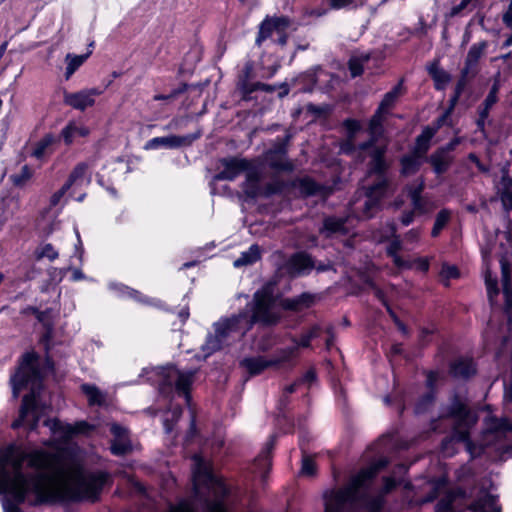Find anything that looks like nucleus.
<instances>
[{
	"instance_id": "obj_1",
	"label": "nucleus",
	"mask_w": 512,
	"mask_h": 512,
	"mask_svg": "<svg viewBox=\"0 0 512 512\" xmlns=\"http://www.w3.org/2000/svg\"><path fill=\"white\" fill-rule=\"evenodd\" d=\"M105 471H86L80 464L67 466L59 453L24 451L16 444L0 449V495L4 512H22L19 504L33 493L36 503L56 497L95 502L109 480Z\"/></svg>"
},
{
	"instance_id": "obj_2",
	"label": "nucleus",
	"mask_w": 512,
	"mask_h": 512,
	"mask_svg": "<svg viewBox=\"0 0 512 512\" xmlns=\"http://www.w3.org/2000/svg\"><path fill=\"white\" fill-rule=\"evenodd\" d=\"M388 464L387 458H381L351 476L344 486L325 491V512H383V496H371L368 484Z\"/></svg>"
},
{
	"instance_id": "obj_3",
	"label": "nucleus",
	"mask_w": 512,
	"mask_h": 512,
	"mask_svg": "<svg viewBox=\"0 0 512 512\" xmlns=\"http://www.w3.org/2000/svg\"><path fill=\"white\" fill-rule=\"evenodd\" d=\"M38 356L33 352H27L22 356V361L16 373L11 376L12 392L17 398L20 391L30 388V392L22 398L19 417L13 421L11 427L18 429L25 423L30 431L38 427L39 415L37 413V398L42 389V374L37 365Z\"/></svg>"
},
{
	"instance_id": "obj_4",
	"label": "nucleus",
	"mask_w": 512,
	"mask_h": 512,
	"mask_svg": "<svg viewBox=\"0 0 512 512\" xmlns=\"http://www.w3.org/2000/svg\"><path fill=\"white\" fill-rule=\"evenodd\" d=\"M192 482L194 496L204 501L205 512H228L224 501L229 494L228 487L199 455L193 456Z\"/></svg>"
},
{
	"instance_id": "obj_5",
	"label": "nucleus",
	"mask_w": 512,
	"mask_h": 512,
	"mask_svg": "<svg viewBox=\"0 0 512 512\" xmlns=\"http://www.w3.org/2000/svg\"><path fill=\"white\" fill-rule=\"evenodd\" d=\"M249 329L245 314L220 318L213 324L214 332L208 333L205 342L201 345L202 358L206 359L224 346L242 338Z\"/></svg>"
},
{
	"instance_id": "obj_6",
	"label": "nucleus",
	"mask_w": 512,
	"mask_h": 512,
	"mask_svg": "<svg viewBox=\"0 0 512 512\" xmlns=\"http://www.w3.org/2000/svg\"><path fill=\"white\" fill-rule=\"evenodd\" d=\"M274 302V288L271 285H266L256 291L253 296L254 305L248 326L251 327L253 323H261L266 326L278 323L279 316L272 310Z\"/></svg>"
},
{
	"instance_id": "obj_7",
	"label": "nucleus",
	"mask_w": 512,
	"mask_h": 512,
	"mask_svg": "<svg viewBox=\"0 0 512 512\" xmlns=\"http://www.w3.org/2000/svg\"><path fill=\"white\" fill-rule=\"evenodd\" d=\"M292 134L286 132L283 137H277L273 146L265 153V161L270 169L277 173H291L294 171V164L288 158V146Z\"/></svg>"
},
{
	"instance_id": "obj_8",
	"label": "nucleus",
	"mask_w": 512,
	"mask_h": 512,
	"mask_svg": "<svg viewBox=\"0 0 512 512\" xmlns=\"http://www.w3.org/2000/svg\"><path fill=\"white\" fill-rule=\"evenodd\" d=\"M195 374L196 370L181 371L175 367H171L166 377L160 383V392L162 394H170L175 390L188 401L190 398V387Z\"/></svg>"
},
{
	"instance_id": "obj_9",
	"label": "nucleus",
	"mask_w": 512,
	"mask_h": 512,
	"mask_svg": "<svg viewBox=\"0 0 512 512\" xmlns=\"http://www.w3.org/2000/svg\"><path fill=\"white\" fill-rule=\"evenodd\" d=\"M460 142L461 139L459 137H455L444 146L436 149L426 158V161L432 166L433 172L436 175H443L450 169L455 159L453 151Z\"/></svg>"
},
{
	"instance_id": "obj_10",
	"label": "nucleus",
	"mask_w": 512,
	"mask_h": 512,
	"mask_svg": "<svg viewBox=\"0 0 512 512\" xmlns=\"http://www.w3.org/2000/svg\"><path fill=\"white\" fill-rule=\"evenodd\" d=\"M487 432L499 443L504 454L512 456V446L504 443L512 441V422L508 418L491 417L487 422Z\"/></svg>"
},
{
	"instance_id": "obj_11",
	"label": "nucleus",
	"mask_w": 512,
	"mask_h": 512,
	"mask_svg": "<svg viewBox=\"0 0 512 512\" xmlns=\"http://www.w3.org/2000/svg\"><path fill=\"white\" fill-rule=\"evenodd\" d=\"M223 167L222 171L215 174L210 182V185L217 181H233L243 172H247L251 168V164L248 160L238 157L223 158L220 160Z\"/></svg>"
},
{
	"instance_id": "obj_12",
	"label": "nucleus",
	"mask_w": 512,
	"mask_h": 512,
	"mask_svg": "<svg viewBox=\"0 0 512 512\" xmlns=\"http://www.w3.org/2000/svg\"><path fill=\"white\" fill-rule=\"evenodd\" d=\"M200 132L187 134L183 136L169 135L165 137H154L145 143V150H156L160 148L177 149L183 146L191 145L200 137Z\"/></svg>"
},
{
	"instance_id": "obj_13",
	"label": "nucleus",
	"mask_w": 512,
	"mask_h": 512,
	"mask_svg": "<svg viewBox=\"0 0 512 512\" xmlns=\"http://www.w3.org/2000/svg\"><path fill=\"white\" fill-rule=\"evenodd\" d=\"M291 25V20L287 16H267L259 25L258 34L255 40L256 46L260 47L262 43L271 38L277 31L288 29Z\"/></svg>"
},
{
	"instance_id": "obj_14",
	"label": "nucleus",
	"mask_w": 512,
	"mask_h": 512,
	"mask_svg": "<svg viewBox=\"0 0 512 512\" xmlns=\"http://www.w3.org/2000/svg\"><path fill=\"white\" fill-rule=\"evenodd\" d=\"M500 179L494 180L495 189L506 211L512 209V178L510 177V163L499 164Z\"/></svg>"
},
{
	"instance_id": "obj_15",
	"label": "nucleus",
	"mask_w": 512,
	"mask_h": 512,
	"mask_svg": "<svg viewBox=\"0 0 512 512\" xmlns=\"http://www.w3.org/2000/svg\"><path fill=\"white\" fill-rule=\"evenodd\" d=\"M110 432L113 436L110 441V451L113 455L125 456L132 451L129 432L125 427L113 423L110 427Z\"/></svg>"
},
{
	"instance_id": "obj_16",
	"label": "nucleus",
	"mask_w": 512,
	"mask_h": 512,
	"mask_svg": "<svg viewBox=\"0 0 512 512\" xmlns=\"http://www.w3.org/2000/svg\"><path fill=\"white\" fill-rule=\"evenodd\" d=\"M369 162L367 164V172L369 175H376L377 177H386L389 169V163L386 160L387 145H381L379 148L372 149L367 152Z\"/></svg>"
},
{
	"instance_id": "obj_17",
	"label": "nucleus",
	"mask_w": 512,
	"mask_h": 512,
	"mask_svg": "<svg viewBox=\"0 0 512 512\" xmlns=\"http://www.w3.org/2000/svg\"><path fill=\"white\" fill-rule=\"evenodd\" d=\"M315 267L312 257L306 252H296L286 262L287 272L291 276L309 274Z\"/></svg>"
},
{
	"instance_id": "obj_18",
	"label": "nucleus",
	"mask_w": 512,
	"mask_h": 512,
	"mask_svg": "<svg viewBox=\"0 0 512 512\" xmlns=\"http://www.w3.org/2000/svg\"><path fill=\"white\" fill-rule=\"evenodd\" d=\"M44 424L48 426L54 434H59V436L64 441H68L76 434L84 433L89 428L88 423L85 421H81L76 423L75 425H71L64 424L57 419H48L44 422Z\"/></svg>"
},
{
	"instance_id": "obj_19",
	"label": "nucleus",
	"mask_w": 512,
	"mask_h": 512,
	"mask_svg": "<svg viewBox=\"0 0 512 512\" xmlns=\"http://www.w3.org/2000/svg\"><path fill=\"white\" fill-rule=\"evenodd\" d=\"M476 364L472 358L458 357L450 363L451 376L459 380H468L476 374Z\"/></svg>"
},
{
	"instance_id": "obj_20",
	"label": "nucleus",
	"mask_w": 512,
	"mask_h": 512,
	"mask_svg": "<svg viewBox=\"0 0 512 512\" xmlns=\"http://www.w3.org/2000/svg\"><path fill=\"white\" fill-rule=\"evenodd\" d=\"M296 183L300 194L304 197L320 196L326 198L331 193L328 186L320 184L308 176L299 178Z\"/></svg>"
},
{
	"instance_id": "obj_21",
	"label": "nucleus",
	"mask_w": 512,
	"mask_h": 512,
	"mask_svg": "<svg viewBox=\"0 0 512 512\" xmlns=\"http://www.w3.org/2000/svg\"><path fill=\"white\" fill-rule=\"evenodd\" d=\"M315 302V297L309 292H303L294 297H288L281 300V307L284 310L292 312H301L310 308Z\"/></svg>"
},
{
	"instance_id": "obj_22",
	"label": "nucleus",
	"mask_w": 512,
	"mask_h": 512,
	"mask_svg": "<svg viewBox=\"0 0 512 512\" xmlns=\"http://www.w3.org/2000/svg\"><path fill=\"white\" fill-rule=\"evenodd\" d=\"M473 512H501L497 496L481 489L476 500L471 504Z\"/></svg>"
},
{
	"instance_id": "obj_23",
	"label": "nucleus",
	"mask_w": 512,
	"mask_h": 512,
	"mask_svg": "<svg viewBox=\"0 0 512 512\" xmlns=\"http://www.w3.org/2000/svg\"><path fill=\"white\" fill-rule=\"evenodd\" d=\"M346 217L328 216L323 220V225L320 229L321 234L325 237H332L333 235H347L348 229L346 227Z\"/></svg>"
},
{
	"instance_id": "obj_24",
	"label": "nucleus",
	"mask_w": 512,
	"mask_h": 512,
	"mask_svg": "<svg viewBox=\"0 0 512 512\" xmlns=\"http://www.w3.org/2000/svg\"><path fill=\"white\" fill-rule=\"evenodd\" d=\"M487 46V41L474 43L467 53L463 69L470 71L472 77H475L476 74L478 73V62L480 58L483 56Z\"/></svg>"
},
{
	"instance_id": "obj_25",
	"label": "nucleus",
	"mask_w": 512,
	"mask_h": 512,
	"mask_svg": "<svg viewBox=\"0 0 512 512\" xmlns=\"http://www.w3.org/2000/svg\"><path fill=\"white\" fill-rule=\"evenodd\" d=\"M390 189V181L387 177H378V180L372 185L365 188L364 195L370 196L376 200L381 206L383 200L388 196Z\"/></svg>"
},
{
	"instance_id": "obj_26",
	"label": "nucleus",
	"mask_w": 512,
	"mask_h": 512,
	"mask_svg": "<svg viewBox=\"0 0 512 512\" xmlns=\"http://www.w3.org/2000/svg\"><path fill=\"white\" fill-rule=\"evenodd\" d=\"M240 366L247 371L249 376L259 375L267 368L272 367L269 359L263 356L245 357L240 361Z\"/></svg>"
},
{
	"instance_id": "obj_27",
	"label": "nucleus",
	"mask_w": 512,
	"mask_h": 512,
	"mask_svg": "<svg viewBox=\"0 0 512 512\" xmlns=\"http://www.w3.org/2000/svg\"><path fill=\"white\" fill-rule=\"evenodd\" d=\"M422 157L423 155L416 152L415 150L410 154L403 155L400 158V174L402 176H410L416 174L421 167Z\"/></svg>"
},
{
	"instance_id": "obj_28",
	"label": "nucleus",
	"mask_w": 512,
	"mask_h": 512,
	"mask_svg": "<svg viewBox=\"0 0 512 512\" xmlns=\"http://www.w3.org/2000/svg\"><path fill=\"white\" fill-rule=\"evenodd\" d=\"M242 189L248 198L255 199L261 195L260 175L255 169H249L246 172V180L242 184Z\"/></svg>"
},
{
	"instance_id": "obj_29",
	"label": "nucleus",
	"mask_w": 512,
	"mask_h": 512,
	"mask_svg": "<svg viewBox=\"0 0 512 512\" xmlns=\"http://www.w3.org/2000/svg\"><path fill=\"white\" fill-rule=\"evenodd\" d=\"M446 414L448 417L453 418L460 423L467 422L470 416V412L467 406L457 395H454L452 397L451 402L447 408Z\"/></svg>"
},
{
	"instance_id": "obj_30",
	"label": "nucleus",
	"mask_w": 512,
	"mask_h": 512,
	"mask_svg": "<svg viewBox=\"0 0 512 512\" xmlns=\"http://www.w3.org/2000/svg\"><path fill=\"white\" fill-rule=\"evenodd\" d=\"M89 166L86 162L78 163L71 171L67 181L65 182L70 188L73 186L88 185L91 181L90 176L87 175Z\"/></svg>"
},
{
	"instance_id": "obj_31",
	"label": "nucleus",
	"mask_w": 512,
	"mask_h": 512,
	"mask_svg": "<svg viewBox=\"0 0 512 512\" xmlns=\"http://www.w3.org/2000/svg\"><path fill=\"white\" fill-rule=\"evenodd\" d=\"M82 393L87 397L89 406H104L107 394L101 391L96 385L84 383L80 387Z\"/></svg>"
},
{
	"instance_id": "obj_32",
	"label": "nucleus",
	"mask_w": 512,
	"mask_h": 512,
	"mask_svg": "<svg viewBox=\"0 0 512 512\" xmlns=\"http://www.w3.org/2000/svg\"><path fill=\"white\" fill-rule=\"evenodd\" d=\"M109 287L110 289L118 291L122 295H127L128 297L134 299L135 301L143 304L158 306V304L160 303V301L148 298L138 290H135L122 284L111 283Z\"/></svg>"
},
{
	"instance_id": "obj_33",
	"label": "nucleus",
	"mask_w": 512,
	"mask_h": 512,
	"mask_svg": "<svg viewBox=\"0 0 512 512\" xmlns=\"http://www.w3.org/2000/svg\"><path fill=\"white\" fill-rule=\"evenodd\" d=\"M428 73L434 81L435 89L438 91L444 90L451 80V75L441 68L437 62L428 67Z\"/></svg>"
},
{
	"instance_id": "obj_34",
	"label": "nucleus",
	"mask_w": 512,
	"mask_h": 512,
	"mask_svg": "<svg viewBox=\"0 0 512 512\" xmlns=\"http://www.w3.org/2000/svg\"><path fill=\"white\" fill-rule=\"evenodd\" d=\"M65 103L73 107L74 109L83 111L87 107L94 105L95 100L90 99L89 95H87L86 92L82 90L76 93L66 94Z\"/></svg>"
},
{
	"instance_id": "obj_35",
	"label": "nucleus",
	"mask_w": 512,
	"mask_h": 512,
	"mask_svg": "<svg viewBox=\"0 0 512 512\" xmlns=\"http://www.w3.org/2000/svg\"><path fill=\"white\" fill-rule=\"evenodd\" d=\"M423 188V183H420L417 186L408 187V196L411 200L413 209L419 214H424L427 212L426 201L422 198L421 195Z\"/></svg>"
},
{
	"instance_id": "obj_36",
	"label": "nucleus",
	"mask_w": 512,
	"mask_h": 512,
	"mask_svg": "<svg viewBox=\"0 0 512 512\" xmlns=\"http://www.w3.org/2000/svg\"><path fill=\"white\" fill-rule=\"evenodd\" d=\"M260 258V247L257 244H253L248 250L241 253L240 257L234 261L233 265L236 268H240L242 266L251 265L257 262Z\"/></svg>"
},
{
	"instance_id": "obj_37",
	"label": "nucleus",
	"mask_w": 512,
	"mask_h": 512,
	"mask_svg": "<svg viewBox=\"0 0 512 512\" xmlns=\"http://www.w3.org/2000/svg\"><path fill=\"white\" fill-rule=\"evenodd\" d=\"M403 93V85H402V81H400L397 85H395L392 90H390L389 92H387L383 99L381 100L379 106H378V110L384 112V113H388V110L392 107H394L397 99L399 98V96Z\"/></svg>"
},
{
	"instance_id": "obj_38",
	"label": "nucleus",
	"mask_w": 512,
	"mask_h": 512,
	"mask_svg": "<svg viewBox=\"0 0 512 512\" xmlns=\"http://www.w3.org/2000/svg\"><path fill=\"white\" fill-rule=\"evenodd\" d=\"M298 346H290L282 349H278L275 354L269 358L271 366H279L290 362L297 356Z\"/></svg>"
},
{
	"instance_id": "obj_39",
	"label": "nucleus",
	"mask_w": 512,
	"mask_h": 512,
	"mask_svg": "<svg viewBox=\"0 0 512 512\" xmlns=\"http://www.w3.org/2000/svg\"><path fill=\"white\" fill-rule=\"evenodd\" d=\"M381 209L382 206L370 196H365L363 203L355 207V210L360 213V217L363 219L374 217Z\"/></svg>"
},
{
	"instance_id": "obj_40",
	"label": "nucleus",
	"mask_w": 512,
	"mask_h": 512,
	"mask_svg": "<svg viewBox=\"0 0 512 512\" xmlns=\"http://www.w3.org/2000/svg\"><path fill=\"white\" fill-rule=\"evenodd\" d=\"M502 289L507 307L512 306V274L509 264L502 262Z\"/></svg>"
},
{
	"instance_id": "obj_41",
	"label": "nucleus",
	"mask_w": 512,
	"mask_h": 512,
	"mask_svg": "<svg viewBox=\"0 0 512 512\" xmlns=\"http://www.w3.org/2000/svg\"><path fill=\"white\" fill-rule=\"evenodd\" d=\"M436 133V129L425 127L420 135L416 138L415 151L421 155H425L430 147V141Z\"/></svg>"
},
{
	"instance_id": "obj_42",
	"label": "nucleus",
	"mask_w": 512,
	"mask_h": 512,
	"mask_svg": "<svg viewBox=\"0 0 512 512\" xmlns=\"http://www.w3.org/2000/svg\"><path fill=\"white\" fill-rule=\"evenodd\" d=\"M478 6L475 0H461L459 4L453 6L449 12L445 14L446 18H454L458 16H465L467 13L473 11Z\"/></svg>"
},
{
	"instance_id": "obj_43",
	"label": "nucleus",
	"mask_w": 512,
	"mask_h": 512,
	"mask_svg": "<svg viewBox=\"0 0 512 512\" xmlns=\"http://www.w3.org/2000/svg\"><path fill=\"white\" fill-rule=\"evenodd\" d=\"M89 57V54H83V55H72L67 54L66 55V71H65V77L66 79H69L75 71L86 61V59Z\"/></svg>"
},
{
	"instance_id": "obj_44",
	"label": "nucleus",
	"mask_w": 512,
	"mask_h": 512,
	"mask_svg": "<svg viewBox=\"0 0 512 512\" xmlns=\"http://www.w3.org/2000/svg\"><path fill=\"white\" fill-rule=\"evenodd\" d=\"M435 401V391H428L417 401L414 411L416 414H424L430 410Z\"/></svg>"
},
{
	"instance_id": "obj_45",
	"label": "nucleus",
	"mask_w": 512,
	"mask_h": 512,
	"mask_svg": "<svg viewBox=\"0 0 512 512\" xmlns=\"http://www.w3.org/2000/svg\"><path fill=\"white\" fill-rule=\"evenodd\" d=\"M278 342V336L273 332L261 335L256 341V348L260 352H267Z\"/></svg>"
},
{
	"instance_id": "obj_46",
	"label": "nucleus",
	"mask_w": 512,
	"mask_h": 512,
	"mask_svg": "<svg viewBox=\"0 0 512 512\" xmlns=\"http://www.w3.org/2000/svg\"><path fill=\"white\" fill-rule=\"evenodd\" d=\"M450 216H451V214H450L449 210H447V209H442L437 213V215L435 217V222H434V225H433V228L431 231L432 237L435 238V237L439 236L441 231L444 229V227L449 222Z\"/></svg>"
},
{
	"instance_id": "obj_47",
	"label": "nucleus",
	"mask_w": 512,
	"mask_h": 512,
	"mask_svg": "<svg viewBox=\"0 0 512 512\" xmlns=\"http://www.w3.org/2000/svg\"><path fill=\"white\" fill-rule=\"evenodd\" d=\"M277 436L275 434L271 435L269 440L267 441L265 448L262 450L258 458L256 459L257 465H271V452L275 446Z\"/></svg>"
},
{
	"instance_id": "obj_48",
	"label": "nucleus",
	"mask_w": 512,
	"mask_h": 512,
	"mask_svg": "<svg viewBox=\"0 0 512 512\" xmlns=\"http://www.w3.org/2000/svg\"><path fill=\"white\" fill-rule=\"evenodd\" d=\"M385 115H386V113L377 109L375 111V113L373 114V116L371 117V119L369 120L368 129H367L368 132H373L374 134L375 133L384 134L383 122L385 119Z\"/></svg>"
},
{
	"instance_id": "obj_49",
	"label": "nucleus",
	"mask_w": 512,
	"mask_h": 512,
	"mask_svg": "<svg viewBox=\"0 0 512 512\" xmlns=\"http://www.w3.org/2000/svg\"><path fill=\"white\" fill-rule=\"evenodd\" d=\"M58 255L59 254L57 250L50 243L40 245L35 251V256L37 260L47 258L49 261H54L55 259L58 258Z\"/></svg>"
},
{
	"instance_id": "obj_50",
	"label": "nucleus",
	"mask_w": 512,
	"mask_h": 512,
	"mask_svg": "<svg viewBox=\"0 0 512 512\" xmlns=\"http://www.w3.org/2000/svg\"><path fill=\"white\" fill-rule=\"evenodd\" d=\"M285 188V183L280 180H275L264 185L261 189V195L269 198L273 195L281 194Z\"/></svg>"
},
{
	"instance_id": "obj_51",
	"label": "nucleus",
	"mask_w": 512,
	"mask_h": 512,
	"mask_svg": "<svg viewBox=\"0 0 512 512\" xmlns=\"http://www.w3.org/2000/svg\"><path fill=\"white\" fill-rule=\"evenodd\" d=\"M485 285L487 290V296L491 304H493L494 298L499 294L498 282L496 278H493L490 271L485 272Z\"/></svg>"
},
{
	"instance_id": "obj_52",
	"label": "nucleus",
	"mask_w": 512,
	"mask_h": 512,
	"mask_svg": "<svg viewBox=\"0 0 512 512\" xmlns=\"http://www.w3.org/2000/svg\"><path fill=\"white\" fill-rule=\"evenodd\" d=\"M33 171L28 165H24L19 173L13 174L11 180L15 186H23L32 177Z\"/></svg>"
},
{
	"instance_id": "obj_53",
	"label": "nucleus",
	"mask_w": 512,
	"mask_h": 512,
	"mask_svg": "<svg viewBox=\"0 0 512 512\" xmlns=\"http://www.w3.org/2000/svg\"><path fill=\"white\" fill-rule=\"evenodd\" d=\"M456 499L454 492H448L445 494L436 504V512H451L453 503Z\"/></svg>"
},
{
	"instance_id": "obj_54",
	"label": "nucleus",
	"mask_w": 512,
	"mask_h": 512,
	"mask_svg": "<svg viewBox=\"0 0 512 512\" xmlns=\"http://www.w3.org/2000/svg\"><path fill=\"white\" fill-rule=\"evenodd\" d=\"M368 134H369L368 140L358 144L359 150L363 151V153L369 152L375 148H379L380 145H377V142L383 136V134H380V133L374 134L373 132H368Z\"/></svg>"
},
{
	"instance_id": "obj_55",
	"label": "nucleus",
	"mask_w": 512,
	"mask_h": 512,
	"mask_svg": "<svg viewBox=\"0 0 512 512\" xmlns=\"http://www.w3.org/2000/svg\"><path fill=\"white\" fill-rule=\"evenodd\" d=\"M500 89V83L499 80H495L489 90L488 95L486 96L485 100L481 105L492 108L496 102L498 101V93Z\"/></svg>"
},
{
	"instance_id": "obj_56",
	"label": "nucleus",
	"mask_w": 512,
	"mask_h": 512,
	"mask_svg": "<svg viewBox=\"0 0 512 512\" xmlns=\"http://www.w3.org/2000/svg\"><path fill=\"white\" fill-rule=\"evenodd\" d=\"M471 78H473L471 76V72L462 68L453 93L461 96L468 85L469 79Z\"/></svg>"
},
{
	"instance_id": "obj_57",
	"label": "nucleus",
	"mask_w": 512,
	"mask_h": 512,
	"mask_svg": "<svg viewBox=\"0 0 512 512\" xmlns=\"http://www.w3.org/2000/svg\"><path fill=\"white\" fill-rule=\"evenodd\" d=\"M316 473V466L314 460L307 454L303 453L301 474L306 476H313Z\"/></svg>"
},
{
	"instance_id": "obj_58",
	"label": "nucleus",
	"mask_w": 512,
	"mask_h": 512,
	"mask_svg": "<svg viewBox=\"0 0 512 512\" xmlns=\"http://www.w3.org/2000/svg\"><path fill=\"white\" fill-rule=\"evenodd\" d=\"M341 151L346 155H354L357 154L358 157L364 159L365 157L362 155L363 151H360L358 145L354 144V139L348 138L341 145Z\"/></svg>"
},
{
	"instance_id": "obj_59",
	"label": "nucleus",
	"mask_w": 512,
	"mask_h": 512,
	"mask_svg": "<svg viewBox=\"0 0 512 512\" xmlns=\"http://www.w3.org/2000/svg\"><path fill=\"white\" fill-rule=\"evenodd\" d=\"M364 64L361 59L351 57L348 61V68L353 78L361 76L364 71Z\"/></svg>"
},
{
	"instance_id": "obj_60",
	"label": "nucleus",
	"mask_w": 512,
	"mask_h": 512,
	"mask_svg": "<svg viewBox=\"0 0 512 512\" xmlns=\"http://www.w3.org/2000/svg\"><path fill=\"white\" fill-rule=\"evenodd\" d=\"M276 89H277V85H270V84H265V83H262V82H255V83H252L250 85H247L245 87V92L250 94V93H253L255 91L261 90V91H264V92H267V93H272Z\"/></svg>"
},
{
	"instance_id": "obj_61",
	"label": "nucleus",
	"mask_w": 512,
	"mask_h": 512,
	"mask_svg": "<svg viewBox=\"0 0 512 512\" xmlns=\"http://www.w3.org/2000/svg\"><path fill=\"white\" fill-rule=\"evenodd\" d=\"M491 108L480 105L478 107V118L476 121L477 127L479 130L483 131L485 127V122L488 119Z\"/></svg>"
},
{
	"instance_id": "obj_62",
	"label": "nucleus",
	"mask_w": 512,
	"mask_h": 512,
	"mask_svg": "<svg viewBox=\"0 0 512 512\" xmlns=\"http://www.w3.org/2000/svg\"><path fill=\"white\" fill-rule=\"evenodd\" d=\"M348 132V138L354 139L356 133L360 130L361 126L357 120L346 119L343 123Z\"/></svg>"
},
{
	"instance_id": "obj_63",
	"label": "nucleus",
	"mask_w": 512,
	"mask_h": 512,
	"mask_svg": "<svg viewBox=\"0 0 512 512\" xmlns=\"http://www.w3.org/2000/svg\"><path fill=\"white\" fill-rule=\"evenodd\" d=\"M52 140L50 136L43 138L39 141L34 149L33 155L40 158L44 155L46 148L51 144Z\"/></svg>"
},
{
	"instance_id": "obj_64",
	"label": "nucleus",
	"mask_w": 512,
	"mask_h": 512,
	"mask_svg": "<svg viewBox=\"0 0 512 512\" xmlns=\"http://www.w3.org/2000/svg\"><path fill=\"white\" fill-rule=\"evenodd\" d=\"M329 5L333 9H343L357 7L356 0H329Z\"/></svg>"
}]
</instances>
